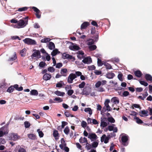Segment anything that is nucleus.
Listing matches in <instances>:
<instances>
[{
	"mask_svg": "<svg viewBox=\"0 0 152 152\" xmlns=\"http://www.w3.org/2000/svg\"><path fill=\"white\" fill-rule=\"evenodd\" d=\"M14 90V87L13 86H11L7 90V92L9 93H11Z\"/></svg>",
	"mask_w": 152,
	"mask_h": 152,
	"instance_id": "40",
	"label": "nucleus"
},
{
	"mask_svg": "<svg viewBox=\"0 0 152 152\" xmlns=\"http://www.w3.org/2000/svg\"><path fill=\"white\" fill-rule=\"evenodd\" d=\"M55 69L53 67H50L48 69V70L49 72H53L55 71Z\"/></svg>",
	"mask_w": 152,
	"mask_h": 152,
	"instance_id": "55",
	"label": "nucleus"
},
{
	"mask_svg": "<svg viewBox=\"0 0 152 152\" xmlns=\"http://www.w3.org/2000/svg\"><path fill=\"white\" fill-rule=\"evenodd\" d=\"M62 58L64 59H73L74 60H75V58L74 57H73L72 56L68 54H66L65 53H64L62 55Z\"/></svg>",
	"mask_w": 152,
	"mask_h": 152,
	"instance_id": "11",
	"label": "nucleus"
},
{
	"mask_svg": "<svg viewBox=\"0 0 152 152\" xmlns=\"http://www.w3.org/2000/svg\"><path fill=\"white\" fill-rule=\"evenodd\" d=\"M109 138L106 136L105 134L103 135L101 138V142H104L105 143H107L109 141Z\"/></svg>",
	"mask_w": 152,
	"mask_h": 152,
	"instance_id": "13",
	"label": "nucleus"
},
{
	"mask_svg": "<svg viewBox=\"0 0 152 152\" xmlns=\"http://www.w3.org/2000/svg\"><path fill=\"white\" fill-rule=\"evenodd\" d=\"M28 137L30 139L32 140H35L36 139V136L33 134H28L27 135Z\"/></svg>",
	"mask_w": 152,
	"mask_h": 152,
	"instance_id": "23",
	"label": "nucleus"
},
{
	"mask_svg": "<svg viewBox=\"0 0 152 152\" xmlns=\"http://www.w3.org/2000/svg\"><path fill=\"white\" fill-rule=\"evenodd\" d=\"M61 144L59 145V147L61 149H63L64 146H66V144L63 138H62L61 140Z\"/></svg>",
	"mask_w": 152,
	"mask_h": 152,
	"instance_id": "19",
	"label": "nucleus"
},
{
	"mask_svg": "<svg viewBox=\"0 0 152 152\" xmlns=\"http://www.w3.org/2000/svg\"><path fill=\"white\" fill-rule=\"evenodd\" d=\"M82 61L84 64H89L92 62V59L89 56L84 58Z\"/></svg>",
	"mask_w": 152,
	"mask_h": 152,
	"instance_id": "12",
	"label": "nucleus"
},
{
	"mask_svg": "<svg viewBox=\"0 0 152 152\" xmlns=\"http://www.w3.org/2000/svg\"><path fill=\"white\" fill-rule=\"evenodd\" d=\"M88 137L91 140V141H95L98 138L97 136L95 133H89Z\"/></svg>",
	"mask_w": 152,
	"mask_h": 152,
	"instance_id": "4",
	"label": "nucleus"
},
{
	"mask_svg": "<svg viewBox=\"0 0 152 152\" xmlns=\"http://www.w3.org/2000/svg\"><path fill=\"white\" fill-rule=\"evenodd\" d=\"M37 91L36 90H32L30 91V94L31 95L37 96L38 95Z\"/></svg>",
	"mask_w": 152,
	"mask_h": 152,
	"instance_id": "25",
	"label": "nucleus"
},
{
	"mask_svg": "<svg viewBox=\"0 0 152 152\" xmlns=\"http://www.w3.org/2000/svg\"><path fill=\"white\" fill-rule=\"evenodd\" d=\"M129 139V136L125 134H123L121 137V140L123 145L124 146H126L128 144V141Z\"/></svg>",
	"mask_w": 152,
	"mask_h": 152,
	"instance_id": "2",
	"label": "nucleus"
},
{
	"mask_svg": "<svg viewBox=\"0 0 152 152\" xmlns=\"http://www.w3.org/2000/svg\"><path fill=\"white\" fill-rule=\"evenodd\" d=\"M76 78V75L75 74H70L68 77L67 82L70 83H72L73 80Z\"/></svg>",
	"mask_w": 152,
	"mask_h": 152,
	"instance_id": "6",
	"label": "nucleus"
},
{
	"mask_svg": "<svg viewBox=\"0 0 152 152\" xmlns=\"http://www.w3.org/2000/svg\"><path fill=\"white\" fill-rule=\"evenodd\" d=\"M77 53V56L79 59L81 60L84 57V53L83 51L81 50L79 51Z\"/></svg>",
	"mask_w": 152,
	"mask_h": 152,
	"instance_id": "15",
	"label": "nucleus"
},
{
	"mask_svg": "<svg viewBox=\"0 0 152 152\" xmlns=\"http://www.w3.org/2000/svg\"><path fill=\"white\" fill-rule=\"evenodd\" d=\"M140 83L141 84L144 85L145 86H147L148 85L147 83L144 81H140Z\"/></svg>",
	"mask_w": 152,
	"mask_h": 152,
	"instance_id": "60",
	"label": "nucleus"
},
{
	"mask_svg": "<svg viewBox=\"0 0 152 152\" xmlns=\"http://www.w3.org/2000/svg\"><path fill=\"white\" fill-rule=\"evenodd\" d=\"M37 132H38L39 136L40 137H43L44 134L42 131L40 130V129H38L37 130Z\"/></svg>",
	"mask_w": 152,
	"mask_h": 152,
	"instance_id": "43",
	"label": "nucleus"
},
{
	"mask_svg": "<svg viewBox=\"0 0 152 152\" xmlns=\"http://www.w3.org/2000/svg\"><path fill=\"white\" fill-rule=\"evenodd\" d=\"M28 22V17L24 18V20L21 19L18 21V23L14 26V28H20L24 27L27 24Z\"/></svg>",
	"mask_w": 152,
	"mask_h": 152,
	"instance_id": "1",
	"label": "nucleus"
},
{
	"mask_svg": "<svg viewBox=\"0 0 152 152\" xmlns=\"http://www.w3.org/2000/svg\"><path fill=\"white\" fill-rule=\"evenodd\" d=\"M58 51L57 49L53 50L51 53V55L52 56H55L58 53Z\"/></svg>",
	"mask_w": 152,
	"mask_h": 152,
	"instance_id": "36",
	"label": "nucleus"
},
{
	"mask_svg": "<svg viewBox=\"0 0 152 152\" xmlns=\"http://www.w3.org/2000/svg\"><path fill=\"white\" fill-rule=\"evenodd\" d=\"M24 124L25 125V127L26 128H29L31 125L30 123L28 121H25Z\"/></svg>",
	"mask_w": 152,
	"mask_h": 152,
	"instance_id": "41",
	"label": "nucleus"
},
{
	"mask_svg": "<svg viewBox=\"0 0 152 152\" xmlns=\"http://www.w3.org/2000/svg\"><path fill=\"white\" fill-rule=\"evenodd\" d=\"M96 90L98 92H104L105 91V89L102 87H99V88H96Z\"/></svg>",
	"mask_w": 152,
	"mask_h": 152,
	"instance_id": "34",
	"label": "nucleus"
},
{
	"mask_svg": "<svg viewBox=\"0 0 152 152\" xmlns=\"http://www.w3.org/2000/svg\"><path fill=\"white\" fill-rule=\"evenodd\" d=\"M91 145L89 144L88 142H86V148L87 150H89L91 148Z\"/></svg>",
	"mask_w": 152,
	"mask_h": 152,
	"instance_id": "50",
	"label": "nucleus"
},
{
	"mask_svg": "<svg viewBox=\"0 0 152 152\" xmlns=\"http://www.w3.org/2000/svg\"><path fill=\"white\" fill-rule=\"evenodd\" d=\"M10 138L12 140L15 141L19 138V136L17 134L12 133L10 135Z\"/></svg>",
	"mask_w": 152,
	"mask_h": 152,
	"instance_id": "14",
	"label": "nucleus"
},
{
	"mask_svg": "<svg viewBox=\"0 0 152 152\" xmlns=\"http://www.w3.org/2000/svg\"><path fill=\"white\" fill-rule=\"evenodd\" d=\"M32 9L36 12V13H39L40 11L37 7H32Z\"/></svg>",
	"mask_w": 152,
	"mask_h": 152,
	"instance_id": "64",
	"label": "nucleus"
},
{
	"mask_svg": "<svg viewBox=\"0 0 152 152\" xmlns=\"http://www.w3.org/2000/svg\"><path fill=\"white\" fill-rule=\"evenodd\" d=\"M17 58L16 53H15L14 55L12 57L9 58L8 61H13L15 60Z\"/></svg>",
	"mask_w": 152,
	"mask_h": 152,
	"instance_id": "35",
	"label": "nucleus"
},
{
	"mask_svg": "<svg viewBox=\"0 0 152 152\" xmlns=\"http://www.w3.org/2000/svg\"><path fill=\"white\" fill-rule=\"evenodd\" d=\"M98 145V142L96 141L93 142L92 144V145L93 147L96 148Z\"/></svg>",
	"mask_w": 152,
	"mask_h": 152,
	"instance_id": "49",
	"label": "nucleus"
},
{
	"mask_svg": "<svg viewBox=\"0 0 152 152\" xmlns=\"http://www.w3.org/2000/svg\"><path fill=\"white\" fill-rule=\"evenodd\" d=\"M8 133V131L6 127L3 126L0 129V137H2Z\"/></svg>",
	"mask_w": 152,
	"mask_h": 152,
	"instance_id": "5",
	"label": "nucleus"
},
{
	"mask_svg": "<svg viewBox=\"0 0 152 152\" xmlns=\"http://www.w3.org/2000/svg\"><path fill=\"white\" fill-rule=\"evenodd\" d=\"M146 79L152 82V77L149 74H146L145 75Z\"/></svg>",
	"mask_w": 152,
	"mask_h": 152,
	"instance_id": "29",
	"label": "nucleus"
},
{
	"mask_svg": "<svg viewBox=\"0 0 152 152\" xmlns=\"http://www.w3.org/2000/svg\"><path fill=\"white\" fill-rule=\"evenodd\" d=\"M54 94L58 96H63L65 94V93L58 91H57L54 92Z\"/></svg>",
	"mask_w": 152,
	"mask_h": 152,
	"instance_id": "27",
	"label": "nucleus"
},
{
	"mask_svg": "<svg viewBox=\"0 0 152 152\" xmlns=\"http://www.w3.org/2000/svg\"><path fill=\"white\" fill-rule=\"evenodd\" d=\"M26 51V49L25 48H24L23 49L21 50L20 53L22 56H24V54L25 53Z\"/></svg>",
	"mask_w": 152,
	"mask_h": 152,
	"instance_id": "53",
	"label": "nucleus"
},
{
	"mask_svg": "<svg viewBox=\"0 0 152 152\" xmlns=\"http://www.w3.org/2000/svg\"><path fill=\"white\" fill-rule=\"evenodd\" d=\"M64 131L65 134L68 135L69 132V127L66 126L64 129Z\"/></svg>",
	"mask_w": 152,
	"mask_h": 152,
	"instance_id": "37",
	"label": "nucleus"
},
{
	"mask_svg": "<svg viewBox=\"0 0 152 152\" xmlns=\"http://www.w3.org/2000/svg\"><path fill=\"white\" fill-rule=\"evenodd\" d=\"M85 84V82L83 81L80 84H79L78 87L80 88H83L84 87Z\"/></svg>",
	"mask_w": 152,
	"mask_h": 152,
	"instance_id": "56",
	"label": "nucleus"
},
{
	"mask_svg": "<svg viewBox=\"0 0 152 152\" xmlns=\"http://www.w3.org/2000/svg\"><path fill=\"white\" fill-rule=\"evenodd\" d=\"M118 77L120 81H123V75L122 74H119L118 75Z\"/></svg>",
	"mask_w": 152,
	"mask_h": 152,
	"instance_id": "54",
	"label": "nucleus"
},
{
	"mask_svg": "<svg viewBox=\"0 0 152 152\" xmlns=\"http://www.w3.org/2000/svg\"><path fill=\"white\" fill-rule=\"evenodd\" d=\"M33 51H34V52L31 56L32 58L34 57H36L37 59L41 58V56L40 55V53L39 50L34 49L33 50Z\"/></svg>",
	"mask_w": 152,
	"mask_h": 152,
	"instance_id": "3",
	"label": "nucleus"
},
{
	"mask_svg": "<svg viewBox=\"0 0 152 152\" xmlns=\"http://www.w3.org/2000/svg\"><path fill=\"white\" fill-rule=\"evenodd\" d=\"M53 136L55 138L57 137L58 135V132L57 130H55L53 131Z\"/></svg>",
	"mask_w": 152,
	"mask_h": 152,
	"instance_id": "61",
	"label": "nucleus"
},
{
	"mask_svg": "<svg viewBox=\"0 0 152 152\" xmlns=\"http://www.w3.org/2000/svg\"><path fill=\"white\" fill-rule=\"evenodd\" d=\"M64 83L63 81H61L59 82L58 83L56 84V87L58 88H61L62 86V84H63Z\"/></svg>",
	"mask_w": 152,
	"mask_h": 152,
	"instance_id": "44",
	"label": "nucleus"
},
{
	"mask_svg": "<svg viewBox=\"0 0 152 152\" xmlns=\"http://www.w3.org/2000/svg\"><path fill=\"white\" fill-rule=\"evenodd\" d=\"M104 65L105 66L106 68L107 69H110L112 68V67L110 64H109L105 62L104 64Z\"/></svg>",
	"mask_w": 152,
	"mask_h": 152,
	"instance_id": "33",
	"label": "nucleus"
},
{
	"mask_svg": "<svg viewBox=\"0 0 152 152\" xmlns=\"http://www.w3.org/2000/svg\"><path fill=\"white\" fill-rule=\"evenodd\" d=\"M80 49V48L78 46L76 45H74L72 46L71 48V49L72 50H79Z\"/></svg>",
	"mask_w": 152,
	"mask_h": 152,
	"instance_id": "46",
	"label": "nucleus"
},
{
	"mask_svg": "<svg viewBox=\"0 0 152 152\" xmlns=\"http://www.w3.org/2000/svg\"><path fill=\"white\" fill-rule=\"evenodd\" d=\"M72 88L71 85H67L65 86V88L66 91H67L68 90H70Z\"/></svg>",
	"mask_w": 152,
	"mask_h": 152,
	"instance_id": "62",
	"label": "nucleus"
},
{
	"mask_svg": "<svg viewBox=\"0 0 152 152\" xmlns=\"http://www.w3.org/2000/svg\"><path fill=\"white\" fill-rule=\"evenodd\" d=\"M96 48V46L94 45H90L89 47V48L90 50H95Z\"/></svg>",
	"mask_w": 152,
	"mask_h": 152,
	"instance_id": "38",
	"label": "nucleus"
},
{
	"mask_svg": "<svg viewBox=\"0 0 152 152\" xmlns=\"http://www.w3.org/2000/svg\"><path fill=\"white\" fill-rule=\"evenodd\" d=\"M46 65L45 63L43 61H41L40 62L39 64V66L41 67H43Z\"/></svg>",
	"mask_w": 152,
	"mask_h": 152,
	"instance_id": "52",
	"label": "nucleus"
},
{
	"mask_svg": "<svg viewBox=\"0 0 152 152\" xmlns=\"http://www.w3.org/2000/svg\"><path fill=\"white\" fill-rule=\"evenodd\" d=\"M110 102V100L109 99H106L104 102L105 106L106 107L107 105L108 106Z\"/></svg>",
	"mask_w": 152,
	"mask_h": 152,
	"instance_id": "57",
	"label": "nucleus"
},
{
	"mask_svg": "<svg viewBox=\"0 0 152 152\" xmlns=\"http://www.w3.org/2000/svg\"><path fill=\"white\" fill-rule=\"evenodd\" d=\"M111 102L113 103L114 104H118L119 102V99L116 97H114L112 98L111 99Z\"/></svg>",
	"mask_w": 152,
	"mask_h": 152,
	"instance_id": "18",
	"label": "nucleus"
},
{
	"mask_svg": "<svg viewBox=\"0 0 152 152\" xmlns=\"http://www.w3.org/2000/svg\"><path fill=\"white\" fill-rule=\"evenodd\" d=\"M67 91V94L69 96H71L74 93L73 90L72 89L68 90Z\"/></svg>",
	"mask_w": 152,
	"mask_h": 152,
	"instance_id": "59",
	"label": "nucleus"
},
{
	"mask_svg": "<svg viewBox=\"0 0 152 152\" xmlns=\"http://www.w3.org/2000/svg\"><path fill=\"white\" fill-rule=\"evenodd\" d=\"M134 119L136 120V123L138 124H141L143 123V122L139 118L136 116L134 117Z\"/></svg>",
	"mask_w": 152,
	"mask_h": 152,
	"instance_id": "30",
	"label": "nucleus"
},
{
	"mask_svg": "<svg viewBox=\"0 0 152 152\" xmlns=\"http://www.w3.org/2000/svg\"><path fill=\"white\" fill-rule=\"evenodd\" d=\"M91 34L93 35L94 38H98L99 33L96 31L95 27L92 28L91 29Z\"/></svg>",
	"mask_w": 152,
	"mask_h": 152,
	"instance_id": "8",
	"label": "nucleus"
},
{
	"mask_svg": "<svg viewBox=\"0 0 152 152\" xmlns=\"http://www.w3.org/2000/svg\"><path fill=\"white\" fill-rule=\"evenodd\" d=\"M67 69H61L60 73L61 75L64 77H66L67 76Z\"/></svg>",
	"mask_w": 152,
	"mask_h": 152,
	"instance_id": "21",
	"label": "nucleus"
},
{
	"mask_svg": "<svg viewBox=\"0 0 152 152\" xmlns=\"http://www.w3.org/2000/svg\"><path fill=\"white\" fill-rule=\"evenodd\" d=\"M79 141L80 143H83L87 142L88 141L87 139L85 137H81L79 140Z\"/></svg>",
	"mask_w": 152,
	"mask_h": 152,
	"instance_id": "24",
	"label": "nucleus"
},
{
	"mask_svg": "<svg viewBox=\"0 0 152 152\" xmlns=\"http://www.w3.org/2000/svg\"><path fill=\"white\" fill-rule=\"evenodd\" d=\"M28 9V8L26 7H24L20 8H19L18 9V11L22 12Z\"/></svg>",
	"mask_w": 152,
	"mask_h": 152,
	"instance_id": "48",
	"label": "nucleus"
},
{
	"mask_svg": "<svg viewBox=\"0 0 152 152\" xmlns=\"http://www.w3.org/2000/svg\"><path fill=\"white\" fill-rule=\"evenodd\" d=\"M84 111L86 113H88V114L91 115L92 114V111L91 109L89 107L86 108L84 110Z\"/></svg>",
	"mask_w": 152,
	"mask_h": 152,
	"instance_id": "28",
	"label": "nucleus"
},
{
	"mask_svg": "<svg viewBox=\"0 0 152 152\" xmlns=\"http://www.w3.org/2000/svg\"><path fill=\"white\" fill-rule=\"evenodd\" d=\"M90 90L91 89L89 88H88V89L85 88L83 89V93L84 94L88 95L90 93Z\"/></svg>",
	"mask_w": 152,
	"mask_h": 152,
	"instance_id": "20",
	"label": "nucleus"
},
{
	"mask_svg": "<svg viewBox=\"0 0 152 152\" xmlns=\"http://www.w3.org/2000/svg\"><path fill=\"white\" fill-rule=\"evenodd\" d=\"M51 77V76L50 74L45 73L44 75L43 79L47 81L50 80Z\"/></svg>",
	"mask_w": 152,
	"mask_h": 152,
	"instance_id": "16",
	"label": "nucleus"
},
{
	"mask_svg": "<svg viewBox=\"0 0 152 152\" xmlns=\"http://www.w3.org/2000/svg\"><path fill=\"white\" fill-rule=\"evenodd\" d=\"M122 96L126 97L129 95V93L128 91H124L122 94Z\"/></svg>",
	"mask_w": 152,
	"mask_h": 152,
	"instance_id": "51",
	"label": "nucleus"
},
{
	"mask_svg": "<svg viewBox=\"0 0 152 152\" xmlns=\"http://www.w3.org/2000/svg\"><path fill=\"white\" fill-rule=\"evenodd\" d=\"M100 126L102 128L106 127L109 124L106 122L107 118H101Z\"/></svg>",
	"mask_w": 152,
	"mask_h": 152,
	"instance_id": "9",
	"label": "nucleus"
},
{
	"mask_svg": "<svg viewBox=\"0 0 152 152\" xmlns=\"http://www.w3.org/2000/svg\"><path fill=\"white\" fill-rule=\"evenodd\" d=\"M55 48V45L53 43L50 42H49V44L48 46L49 48L51 50L54 49Z\"/></svg>",
	"mask_w": 152,
	"mask_h": 152,
	"instance_id": "31",
	"label": "nucleus"
},
{
	"mask_svg": "<svg viewBox=\"0 0 152 152\" xmlns=\"http://www.w3.org/2000/svg\"><path fill=\"white\" fill-rule=\"evenodd\" d=\"M87 123L85 121H82L81 123V126L83 128H85L87 126Z\"/></svg>",
	"mask_w": 152,
	"mask_h": 152,
	"instance_id": "45",
	"label": "nucleus"
},
{
	"mask_svg": "<svg viewBox=\"0 0 152 152\" xmlns=\"http://www.w3.org/2000/svg\"><path fill=\"white\" fill-rule=\"evenodd\" d=\"M25 43L28 45H35L36 44V41L31 39H25L23 40Z\"/></svg>",
	"mask_w": 152,
	"mask_h": 152,
	"instance_id": "7",
	"label": "nucleus"
},
{
	"mask_svg": "<svg viewBox=\"0 0 152 152\" xmlns=\"http://www.w3.org/2000/svg\"><path fill=\"white\" fill-rule=\"evenodd\" d=\"M54 100L55 101H58V102H61L63 101V100L60 97H56L54 99Z\"/></svg>",
	"mask_w": 152,
	"mask_h": 152,
	"instance_id": "63",
	"label": "nucleus"
},
{
	"mask_svg": "<svg viewBox=\"0 0 152 152\" xmlns=\"http://www.w3.org/2000/svg\"><path fill=\"white\" fill-rule=\"evenodd\" d=\"M134 74L136 76L140 77L142 75V73L140 71H137L134 72Z\"/></svg>",
	"mask_w": 152,
	"mask_h": 152,
	"instance_id": "32",
	"label": "nucleus"
},
{
	"mask_svg": "<svg viewBox=\"0 0 152 152\" xmlns=\"http://www.w3.org/2000/svg\"><path fill=\"white\" fill-rule=\"evenodd\" d=\"M107 120L110 123H114L115 122L114 119L112 117H108Z\"/></svg>",
	"mask_w": 152,
	"mask_h": 152,
	"instance_id": "42",
	"label": "nucleus"
},
{
	"mask_svg": "<svg viewBox=\"0 0 152 152\" xmlns=\"http://www.w3.org/2000/svg\"><path fill=\"white\" fill-rule=\"evenodd\" d=\"M50 40V39H42L41 42H42L46 43L49 42Z\"/></svg>",
	"mask_w": 152,
	"mask_h": 152,
	"instance_id": "58",
	"label": "nucleus"
},
{
	"mask_svg": "<svg viewBox=\"0 0 152 152\" xmlns=\"http://www.w3.org/2000/svg\"><path fill=\"white\" fill-rule=\"evenodd\" d=\"M115 126V125L114 124H112L111 125L109 126L108 127V130L110 131H113Z\"/></svg>",
	"mask_w": 152,
	"mask_h": 152,
	"instance_id": "47",
	"label": "nucleus"
},
{
	"mask_svg": "<svg viewBox=\"0 0 152 152\" xmlns=\"http://www.w3.org/2000/svg\"><path fill=\"white\" fill-rule=\"evenodd\" d=\"M115 76L114 74L112 72H109L106 75V77L109 79H112Z\"/></svg>",
	"mask_w": 152,
	"mask_h": 152,
	"instance_id": "22",
	"label": "nucleus"
},
{
	"mask_svg": "<svg viewBox=\"0 0 152 152\" xmlns=\"http://www.w3.org/2000/svg\"><path fill=\"white\" fill-rule=\"evenodd\" d=\"M107 82V81L105 80H102V81H98L95 84V87L96 88H99L101 85H104L106 84Z\"/></svg>",
	"mask_w": 152,
	"mask_h": 152,
	"instance_id": "10",
	"label": "nucleus"
},
{
	"mask_svg": "<svg viewBox=\"0 0 152 152\" xmlns=\"http://www.w3.org/2000/svg\"><path fill=\"white\" fill-rule=\"evenodd\" d=\"M64 114L65 115L66 117H74V115L70 114V113L68 111H66L64 113Z\"/></svg>",
	"mask_w": 152,
	"mask_h": 152,
	"instance_id": "39",
	"label": "nucleus"
},
{
	"mask_svg": "<svg viewBox=\"0 0 152 152\" xmlns=\"http://www.w3.org/2000/svg\"><path fill=\"white\" fill-rule=\"evenodd\" d=\"M89 25V23L87 22H85L83 23L81 26V29L82 30L86 29L88 26Z\"/></svg>",
	"mask_w": 152,
	"mask_h": 152,
	"instance_id": "17",
	"label": "nucleus"
},
{
	"mask_svg": "<svg viewBox=\"0 0 152 152\" xmlns=\"http://www.w3.org/2000/svg\"><path fill=\"white\" fill-rule=\"evenodd\" d=\"M94 42V40L93 39H89L86 42V44L89 45H93Z\"/></svg>",
	"mask_w": 152,
	"mask_h": 152,
	"instance_id": "26",
	"label": "nucleus"
}]
</instances>
